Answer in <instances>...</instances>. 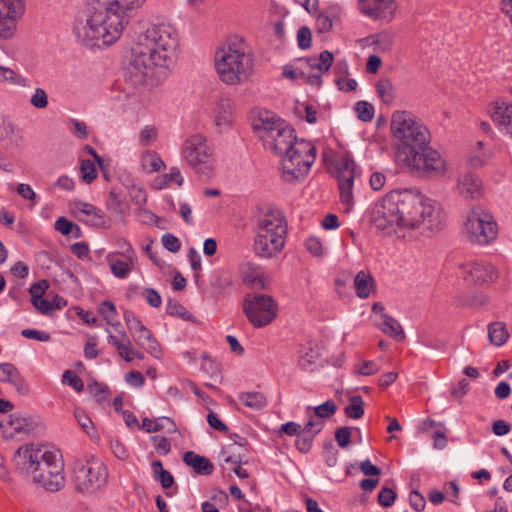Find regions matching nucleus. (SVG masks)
Returning a JSON list of instances; mask_svg holds the SVG:
<instances>
[{
    "mask_svg": "<svg viewBox=\"0 0 512 512\" xmlns=\"http://www.w3.org/2000/svg\"><path fill=\"white\" fill-rule=\"evenodd\" d=\"M335 440L339 447L346 448L351 442V428L347 426L337 428Z\"/></svg>",
    "mask_w": 512,
    "mask_h": 512,
    "instance_id": "nucleus-55",
    "label": "nucleus"
},
{
    "mask_svg": "<svg viewBox=\"0 0 512 512\" xmlns=\"http://www.w3.org/2000/svg\"><path fill=\"white\" fill-rule=\"evenodd\" d=\"M459 273L468 285H488L497 278L495 267L484 261H471L459 266Z\"/></svg>",
    "mask_w": 512,
    "mask_h": 512,
    "instance_id": "nucleus-17",
    "label": "nucleus"
},
{
    "mask_svg": "<svg viewBox=\"0 0 512 512\" xmlns=\"http://www.w3.org/2000/svg\"><path fill=\"white\" fill-rule=\"evenodd\" d=\"M318 359V351L309 347L307 348V351L300 357L298 363L302 370L312 372L315 369Z\"/></svg>",
    "mask_w": 512,
    "mask_h": 512,
    "instance_id": "nucleus-46",
    "label": "nucleus"
},
{
    "mask_svg": "<svg viewBox=\"0 0 512 512\" xmlns=\"http://www.w3.org/2000/svg\"><path fill=\"white\" fill-rule=\"evenodd\" d=\"M456 191L466 200H476L483 195V184L477 174L466 171L459 175Z\"/></svg>",
    "mask_w": 512,
    "mask_h": 512,
    "instance_id": "nucleus-20",
    "label": "nucleus"
},
{
    "mask_svg": "<svg viewBox=\"0 0 512 512\" xmlns=\"http://www.w3.org/2000/svg\"><path fill=\"white\" fill-rule=\"evenodd\" d=\"M30 104L36 109H45L48 104V94L43 88H36L30 98Z\"/></svg>",
    "mask_w": 512,
    "mask_h": 512,
    "instance_id": "nucleus-50",
    "label": "nucleus"
},
{
    "mask_svg": "<svg viewBox=\"0 0 512 512\" xmlns=\"http://www.w3.org/2000/svg\"><path fill=\"white\" fill-rule=\"evenodd\" d=\"M282 75L286 79L297 80L303 79L307 84L314 86L322 85V76L319 74H311L306 71V68L303 64L299 63V66L293 67L291 65H287L284 67Z\"/></svg>",
    "mask_w": 512,
    "mask_h": 512,
    "instance_id": "nucleus-25",
    "label": "nucleus"
},
{
    "mask_svg": "<svg viewBox=\"0 0 512 512\" xmlns=\"http://www.w3.org/2000/svg\"><path fill=\"white\" fill-rule=\"evenodd\" d=\"M390 130L395 147L405 157L431 141L427 127L410 111H395L391 116Z\"/></svg>",
    "mask_w": 512,
    "mask_h": 512,
    "instance_id": "nucleus-7",
    "label": "nucleus"
},
{
    "mask_svg": "<svg viewBox=\"0 0 512 512\" xmlns=\"http://www.w3.org/2000/svg\"><path fill=\"white\" fill-rule=\"evenodd\" d=\"M354 373L363 376H370L379 371L377 365L370 360H365L354 366Z\"/></svg>",
    "mask_w": 512,
    "mask_h": 512,
    "instance_id": "nucleus-54",
    "label": "nucleus"
},
{
    "mask_svg": "<svg viewBox=\"0 0 512 512\" xmlns=\"http://www.w3.org/2000/svg\"><path fill=\"white\" fill-rule=\"evenodd\" d=\"M108 263L112 274L117 278H125L131 272L134 258L130 255L128 261L115 259L112 256H107Z\"/></svg>",
    "mask_w": 512,
    "mask_h": 512,
    "instance_id": "nucleus-35",
    "label": "nucleus"
},
{
    "mask_svg": "<svg viewBox=\"0 0 512 512\" xmlns=\"http://www.w3.org/2000/svg\"><path fill=\"white\" fill-rule=\"evenodd\" d=\"M333 61L334 56L328 50L322 51L317 58L309 57L305 59H299V63L305 66L306 71H308L311 74H319L320 76L323 73L329 71L333 64Z\"/></svg>",
    "mask_w": 512,
    "mask_h": 512,
    "instance_id": "nucleus-22",
    "label": "nucleus"
},
{
    "mask_svg": "<svg viewBox=\"0 0 512 512\" xmlns=\"http://www.w3.org/2000/svg\"><path fill=\"white\" fill-rule=\"evenodd\" d=\"M337 405L332 400H328L314 408L315 416L322 418H329L335 414Z\"/></svg>",
    "mask_w": 512,
    "mask_h": 512,
    "instance_id": "nucleus-53",
    "label": "nucleus"
},
{
    "mask_svg": "<svg viewBox=\"0 0 512 512\" xmlns=\"http://www.w3.org/2000/svg\"><path fill=\"white\" fill-rule=\"evenodd\" d=\"M88 389L96 397L97 403L101 404L109 394V388L101 383H93L88 386Z\"/></svg>",
    "mask_w": 512,
    "mask_h": 512,
    "instance_id": "nucleus-60",
    "label": "nucleus"
},
{
    "mask_svg": "<svg viewBox=\"0 0 512 512\" xmlns=\"http://www.w3.org/2000/svg\"><path fill=\"white\" fill-rule=\"evenodd\" d=\"M297 42L301 49H308L312 44L311 31L307 26H302L297 32Z\"/></svg>",
    "mask_w": 512,
    "mask_h": 512,
    "instance_id": "nucleus-58",
    "label": "nucleus"
},
{
    "mask_svg": "<svg viewBox=\"0 0 512 512\" xmlns=\"http://www.w3.org/2000/svg\"><path fill=\"white\" fill-rule=\"evenodd\" d=\"M253 129L257 132L266 149L278 155H283L298 141L294 136V130L285 121L274 114L264 111L253 121Z\"/></svg>",
    "mask_w": 512,
    "mask_h": 512,
    "instance_id": "nucleus-8",
    "label": "nucleus"
},
{
    "mask_svg": "<svg viewBox=\"0 0 512 512\" xmlns=\"http://www.w3.org/2000/svg\"><path fill=\"white\" fill-rule=\"evenodd\" d=\"M324 422L320 418H310L303 428V433L315 437L323 428Z\"/></svg>",
    "mask_w": 512,
    "mask_h": 512,
    "instance_id": "nucleus-64",
    "label": "nucleus"
},
{
    "mask_svg": "<svg viewBox=\"0 0 512 512\" xmlns=\"http://www.w3.org/2000/svg\"><path fill=\"white\" fill-rule=\"evenodd\" d=\"M0 381L10 383L20 395H27L29 387L13 364H0Z\"/></svg>",
    "mask_w": 512,
    "mask_h": 512,
    "instance_id": "nucleus-23",
    "label": "nucleus"
},
{
    "mask_svg": "<svg viewBox=\"0 0 512 512\" xmlns=\"http://www.w3.org/2000/svg\"><path fill=\"white\" fill-rule=\"evenodd\" d=\"M355 110L358 118L364 122L371 121L374 117V107L366 101L357 102Z\"/></svg>",
    "mask_w": 512,
    "mask_h": 512,
    "instance_id": "nucleus-51",
    "label": "nucleus"
},
{
    "mask_svg": "<svg viewBox=\"0 0 512 512\" xmlns=\"http://www.w3.org/2000/svg\"><path fill=\"white\" fill-rule=\"evenodd\" d=\"M183 461L200 475H210L214 469L213 464L208 458L200 456L193 451L186 452L183 456Z\"/></svg>",
    "mask_w": 512,
    "mask_h": 512,
    "instance_id": "nucleus-30",
    "label": "nucleus"
},
{
    "mask_svg": "<svg viewBox=\"0 0 512 512\" xmlns=\"http://www.w3.org/2000/svg\"><path fill=\"white\" fill-rule=\"evenodd\" d=\"M158 131L155 126L146 125L140 132L139 141L142 146H150L157 140Z\"/></svg>",
    "mask_w": 512,
    "mask_h": 512,
    "instance_id": "nucleus-52",
    "label": "nucleus"
},
{
    "mask_svg": "<svg viewBox=\"0 0 512 512\" xmlns=\"http://www.w3.org/2000/svg\"><path fill=\"white\" fill-rule=\"evenodd\" d=\"M489 340L493 345L502 346L509 338L506 325L503 322L491 323L488 327Z\"/></svg>",
    "mask_w": 512,
    "mask_h": 512,
    "instance_id": "nucleus-40",
    "label": "nucleus"
},
{
    "mask_svg": "<svg viewBox=\"0 0 512 512\" xmlns=\"http://www.w3.org/2000/svg\"><path fill=\"white\" fill-rule=\"evenodd\" d=\"M322 156L328 170L338 182L340 202L344 211L348 213L354 207L353 186L358 174L356 163L343 152L335 153L332 150H325Z\"/></svg>",
    "mask_w": 512,
    "mask_h": 512,
    "instance_id": "nucleus-9",
    "label": "nucleus"
},
{
    "mask_svg": "<svg viewBox=\"0 0 512 512\" xmlns=\"http://www.w3.org/2000/svg\"><path fill=\"white\" fill-rule=\"evenodd\" d=\"M396 494L391 488H382L378 494V502L383 507H390L394 504Z\"/></svg>",
    "mask_w": 512,
    "mask_h": 512,
    "instance_id": "nucleus-59",
    "label": "nucleus"
},
{
    "mask_svg": "<svg viewBox=\"0 0 512 512\" xmlns=\"http://www.w3.org/2000/svg\"><path fill=\"white\" fill-rule=\"evenodd\" d=\"M287 233L288 223L282 211L266 207L257 219L254 253L265 259L277 257L284 249Z\"/></svg>",
    "mask_w": 512,
    "mask_h": 512,
    "instance_id": "nucleus-6",
    "label": "nucleus"
},
{
    "mask_svg": "<svg viewBox=\"0 0 512 512\" xmlns=\"http://www.w3.org/2000/svg\"><path fill=\"white\" fill-rule=\"evenodd\" d=\"M233 120L232 105L228 100L219 102L215 111V124L218 127L228 126Z\"/></svg>",
    "mask_w": 512,
    "mask_h": 512,
    "instance_id": "nucleus-42",
    "label": "nucleus"
},
{
    "mask_svg": "<svg viewBox=\"0 0 512 512\" xmlns=\"http://www.w3.org/2000/svg\"><path fill=\"white\" fill-rule=\"evenodd\" d=\"M99 312L104 316L108 324L114 325L113 321L116 318L117 312L115 305L110 301H103L99 305Z\"/></svg>",
    "mask_w": 512,
    "mask_h": 512,
    "instance_id": "nucleus-56",
    "label": "nucleus"
},
{
    "mask_svg": "<svg viewBox=\"0 0 512 512\" xmlns=\"http://www.w3.org/2000/svg\"><path fill=\"white\" fill-rule=\"evenodd\" d=\"M316 159V148L306 140H298L282 155V177L293 183L304 179Z\"/></svg>",
    "mask_w": 512,
    "mask_h": 512,
    "instance_id": "nucleus-10",
    "label": "nucleus"
},
{
    "mask_svg": "<svg viewBox=\"0 0 512 512\" xmlns=\"http://www.w3.org/2000/svg\"><path fill=\"white\" fill-rule=\"evenodd\" d=\"M376 91L385 104H391L395 98V87L389 78H380L376 82Z\"/></svg>",
    "mask_w": 512,
    "mask_h": 512,
    "instance_id": "nucleus-41",
    "label": "nucleus"
},
{
    "mask_svg": "<svg viewBox=\"0 0 512 512\" xmlns=\"http://www.w3.org/2000/svg\"><path fill=\"white\" fill-rule=\"evenodd\" d=\"M375 323L385 334L396 341L405 339V333L400 323L386 313H381L380 319H375Z\"/></svg>",
    "mask_w": 512,
    "mask_h": 512,
    "instance_id": "nucleus-26",
    "label": "nucleus"
},
{
    "mask_svg": "<svg viewBox=\"0 0 512 512\" xmlns=\"http://www.w3.org/2000/svg\"><path fill=\"white\" fill-rule=\"evenodd\" d=\"M0 82L8 83L18 87H28L29 80L16 73L12 68L0 65Z\"/></svg>",
    "mask_w": 512,
    "mask_h": 512,
    "instance_id": "nucleus-39",
    "label": "nucleus"
},
{
    "mask_svg": "<svg viewBox=\"0 0 512 512\" xmlns=\"http://www.w3.org/2000/svg\"><path fill=\"white\" fill-rule=\"evenodd\" d=\"M178 48L179 37L170 24L137 22L129 59L133 82L154 86L164 81L178 58Z\"/></svg>",
    "mask_w": 512,
    "mask_h": 512,
    "instance_id": "nucleus-2",
    "label": "nucleus"
},
{
    "mask_svg": "<svg viewBox=\"0 0 512 512\" xmlns=\"http://www.w3.org/2000/svg\"><path fill=\"white\" fill-rule=\"evenodd\" d=\"M80 170H81V174H82V179L87 184L92 183L95 180V178L97 177V171H96L95 165L89 159L81 161Z\"/></svg>",
    "mask_w": 512,
    "mask_h": 512,
    "instance_id": "nucleus-49",
    "label": "nucleus"
},
{
    "mask_svg": "<svg viewBox=\"0 0 512 512\" xmlns=\"http://www.w3.org/2000/svg\"><path fill=\"white\" fill-rule=\"evenodd\" d=\"M0 140L18 146L23 141L20 128L10 119L0 115Z\"/></svg>",
    "mask_w": 512,
    "mask_h": 512,
    "instance_id": "nucleus-28",
    "label": "nucleus"
},
{
    "mask_svg": "<svg viewBox=\"0 0 512 512\" xmlns=\"http://www.w3.org/2000/svg\"><path fill=\"white\" fill-rule=\"evenodd\" d=\"M108 342L115 346L119 355L126 361L131 362L134 360V349L132 348V344L127 334L123 332L122 339L119 340L113 334H109Z\"/></svg>",
    "mask_w": 512,
    "mask_h": 512,
    "instance_id": "nucleus-33",
    "label": "nucleus"
},
{
    "mask_svg": "<svg viewBox=\"0 0 512 512\" xmlns=\"http://www.w3.org/2000/svg\"><path fill=\"white\" fill-rule=\"evenodd\" d=\"M107 479V467L100 460L87 461L74 470V483L79 492H96L106 485Z\"/></svg>",
    "mask_w": 512,
    "mask_h": 512,
    "instance_id": "nucleus-15",
    "label": "nucleus"
},
{
    "mask_svg": "<svg viewBox=\"0 0 512 512\" xmlns=\"http://www.w3.org/2000/svg\"><path fill=\"white\" fill-rule=\"evenodd\" d=\"M131 200L141 208L147 202V193L145 189L141 187H132L129 191Z\"/></svg>",
    "mask_w": 512,
    "mask_h": 512,
    "instance_id": "nucleus-62",
    "label": "nucleus"
},
{
    "mask_svg": "<svg viewBox=\"0 0 512 512\" xmlns=\"http://www.w3.org/2000/svg\"><path fill=\"white\" fill-rule=\"evenodd\" d=\"M354 288L359 298H368L375 289L374 278L369 272L360 271L354 277Z\"/></svg>",
    "mask_w": 512,
    "mask_h": 512,
    "instance_id": "nucleus-31",
    "label": "nucleus"
},
{
    "mask_svg": "<svg viewBox=\"0 0 512 512\" xmlns=\"http://www.w3.org/2000/svg\"><path fill=\"white\" fill-rule=\"evenodd\" d=\"M145 0H89L76 20L73 31L77 40L88 48L104 49L123 35L133 11Z\"/></svg>",
    "mask_w": 512,
    "mask_h": 512,
    "instance_id": "nucleus-3",
    "label": "nucleus"
},
{
    "mask_svg": "<svg viewBox=\"0 0 512 512\" xmlns=\"http://www.w3.org/2000/svg\"><path fill=\"white\" fill-rule=\"evenodd\" d=\"M239 273L245 284L263 287V272L257 264L244 262L239 267Z\"/></svg>",
    "mask_w": 512,
    "mask_h": 512,
    "instance_id": "nucleus-27",
    "label": "nucleus"
},
{
    "mask_svg": "<svg viewBox=\"0 0 512 512\" xmlns=\"http://www.w3.org/2000/svg\"><path fill=\"white\" fill-rule=\"evenodd\" d=\"M141 166L147 173L160 172L165 168V163L154 151H146L141 156Z\"/></svg>",
    "mask_w": 512,
    "mask_h": 512,
    "instance_id": "nucleus-36",
    "label": "nucleus"
},
{
    "mask_svg": "<svg viewBox=\"0 0 512 512\" xmlns=\"http://www.w3.org/2000/svg\"><path fill=\"white\" fill-rule=\"evenodd\" d=\"M162 244L168 251L173 253L178 252L181 248L180 240L170 233L162 236Z\"/></svg>",
    "mask_w": 512,
    "mask_h": 512,
    "instance_id": "nucleus-63",
    "label": "nucleus"
},
{
    "mask_svg": "<svg viewBox=\"0 0 512 512\" xmlns=\"http://www.w3.org/2000/svg\"><path fill=\"white\" fill-rule=\"evenodd\" d=\"M464 232L470 242L487 245L496 239L498 227L489 212L476 208L469 212L464 224Z\"/></svg>",
    "mask_w": 512,
    "mask_h": 512,
    "instance_id": "nucleus-12",
    "label": "nucleus"
},
{
    "mask_svg": "<svg viewBox=\"0 0 512 512\" xmlns=\"http://www.w3.org/2000/svg\"><path fill=\"white\" fill-rule=\"evenodd\" d=\"M166 312L171 316H178L183 320H190L192 315L184 306H182L178 301L169 300L166 306Z\"/></svg>",
    "mask_w": 512,
    "mask_h": 512,
    "instance_id": "nucleus-47",
    "label": "nucleus"
},
{
    "mask_svg": "<svg viewBox=\"0 0 512 512\" xmlns=\"http://www.w3.org/2000/svg\"><path fill=\"white\" fill-rule=\"evenodd\" d=\"M345 415L350 419H359L364 415V402L361 396L354 395L348 398L344 408Z\"/></svg>",
    "mask_w": 512,
    "mask_h": 512,
    "instance_id": "nucleus-43",
    "label": "nucleus"
},
{
    "mask_svg": "<svg viewBox=\"0 0 512 512\" xmlns=\"http://www.w3.org/2000/svg\"><path fill=\"white\" fill-rule=\"evenodd\" d=\"M483 142L478 141L475 147L470 151L468 163L470 166L478 168L484 166L490 159V154L483 150Z\"/></svg>",
    "mask_w": 512,
    "mask_h": 512,
    "instance_id": "nucleus-44",
    "label": "nucleus"
},
{
    "mask_svg": "<svg viewBox=\"0 0 512 512\" xmlns=\"http://www.w3.org/2000/svg\"><path fill=\"white\" fill-rule=\"evenodd\" d=\"M62 382L66 385L71 386L78 393L84 390V383L82 379L71 370H66L64 372Z\"/></svg>",
    "mask_w": 512,
    "mask_h": 512,
    "instance_id": "nucleus-48",
    "label": "nucleus"
},
{
    "mask_svg": "<svg viewBox=\"0 0 512 512\" xmlns=\"http://www.w3.org/2000/svg\"><path fill=\"white\" fill-rule=\"evenodd\" d=\"M48 287V281L44 279L39 280L37 283L33 284L29 289L31 294V301L33 302L34 300L42 298Z\"/></svg>",
    "mask_w": 512,
    "mask_h": 512,
    "instance_id": "nucleus-61",
    "label": "nucleus"
},
{
    "mask_svg": "<svg viewBox=\"0 0 512 512\" xmlns=\"http://www.w3.org/2000/svg\"><path fill=\"white\" fill-rule=\"evenodd\" d=\"M172 183H175L178 186L183 184V177L180 170L176 167H172L169 173L155 179V185L159 189L169 187Z\"/></svg>",
    "mask_w": 512,
    "mask_h": 512,
    "instance_id": "nucleus-45",
    "label": "nucleus"
},
{
    "mask_svg": "<svg viewBox=\"0 0 512 512\" xmlns=\"http://www.w3.org/2000/svg\"><path fill=\"white\" fill-rule=\"evenodd\" d=\"M182 156L187 164L199 174L208 176L214 170V150L208 140L200 134L192 135L184 141Z\"/></svg>",
    "mask_w": 512,
    "mask_h": 512,
    "instance_id": "nucleus-11",
    "label": "nucleus"
},
{
    "mask_svg": "<svg viewBox=\"0 0 512 512\" xmlns=\"http://www.w3.org/2000/svg\"><path fill=\"white\" fill-rule=\"evenodd\" d=\"M238 398L244 406L253 410H260L267 405V399L261 392H243Z\"/></svg>",
    "mask_w": 512,
    "mask_h": 512,
    "instance_id": "nucleus-38",
    "label": "nucleus"
},
{
    "mask_svg": "<svg viewBox=\"0 0 512 512\" xmlns=\"http://www.w3.org/2000/svg\"><path fill=\"white\" fill-rule=\"evenodd\" d=\"M404 162L411 171L421 172L429 177L444 175L446 163L440 153L428 145L410 152L404 157Z\"/></svg>",
    "mask_w": 512,
    "mask_h": 512,
    "instance_id": "nucleus-14",
    "label": "nucleus"
},
{
    "mask_svg": "<svg viewBox=\"0 0 512 512\" xmlns=\"http://www.w3.org/2000/svg\"><path fill=\"white\" fill-rule=\"evenodd\" d=\"M25 11L23 0H0V39H12Z\"/></svg>",
    "mask_w": 512,
    "mask_h": 512,
    "instance_id": "nucleus-16",
    "label": "nucleus"
},
{
    "mask_svg": "<svg viewBox=\"0 0 512 512\" xmlns=\"http://www.w3.org/2000/svg\"><path fill=\"white\" fill-rule=\"evenodd\" d=\"M69 208L72 214L83 223L101 228L109 226V221L103 211L90 203L73 201L70 203Z\"/></svg>",
    "mask_w": 512,
    "mask_h": 512,
    "instance_id": "nucleus-19",
    "label": "nucleus"
},
{
    "mask_svg": "<svg viewBox=\"0 0 512 512\" xmlns=\"http://www.w3.org/2000/svg\"><path fill=\"white\" fill-rule=\"evenodd\" d=\"M22 470L33 483L47 491H58L64 484L63 465L55 452L33 445L17 450Z\"/></svg>",
    "mask_w": 512,
    "mask_h": 512,
    "instance_id": "nucleus-5",
    "label": "nucleus"
},
{
    "mask_svg": "<svg viewBox=\"0 0 512 512\" xmlns=\"http://www.w3.org/2000/svg\"><path fill=\"white\" fill-rule=\"evenodd\" d=\"M123 317L133 339L140 346H144V339L150 338L151 332L143 325L141 320L135 315L134 312L126 310Z\"/></svg>",
    "mask_w": 512,
    "mask_h": 512,
    "instance_id": "nucleus-24",
    "label": "nucleus"
},
{
    "mask_svg": "<svg viewBox=\"0 0 512 512\" xmlns=\"http://www.w3.org/2000/svg\"><path fill=\"white\" fill-rule=\"evenodd\" d=\"M7 426L11 429L10 436L13 437L17 434L31 433L36 426V422L31 417L15 413L10 415Z\"/></svg>",
    "mask_w": 512,
    "mask_h": 512,
    "instance_id": "nucleus-29",
    "label": "nucleus"
},
{
    "mask_svg": "<svg viewBox=\"0 0 512 512\" xmlns=\"http://www.w3.org/2000/svg\"><path fill=\"white\" fill-rule=\"evenodd\" d=\"M489 114L498 129L512 136V103L495 101L489 107Z\"/></svg>",
    "mask_w": 512,
    "mask_h": 512,
    "instance_id": "nucleus-21",
    "label": "nucleus"
},
{
    "mask_svg": "<svg viewBox=\"0 0 512 512\" xmlns=\"http://www.w3.org/2000/svg\"><path fill=\"white\" fill-rule=\"evenodd\" d=\"M369 45L374 46L378 52L389 51L393 45L394 36L388 31L371 35L367 38Z\"/></svg>",
    "mask_w": 512,
    "mask_h": 512,
    "instance_id": "nucleus-37",
    "label": "nucleus"
},
{
    "mask_svg": "<svg viewBox=\"0 0 512 512\" xmlns=\"http://www.w3.org/2000/svg\"><path fill=\"white\" fill-rule=\"evenodd\" d=\"M106 207L108 211L119 218H123L129 212L128 203L114 190H111L108 195Z\"/></svg>",
    "mask_w": 512,
    "mask_h": 512,
    "instance_id": "nucleus-34",
    "label": "nucleus"
},
{
    "mask_svg": "<svg viewBox=\"0 0 512 512\" xmlns=\"http://www.w3.org/2000/svg\"><path fill=\"white\" fill-rule=\"evenodd\" d=\"M370 220L379 230L401 233L434 234L444 224L441 206L416 189L388 192L371 210Z\"/></svg>",
    "mask_w": 512,
    "mask_h": 512,
    "instance_id": "nucleus-1",
    "label": "nucleus"
},
{
    "mask_svg": "<svg viewBox=\"0 0 512 512\" xmlns=\"http://www.w3.org/2000/svg\"><path fill=\"white\" fill-rule=\"evenodd\" d=\"M243 311L254 327L261 328L276 318L278 304L270 295L248 294L243 301Z\"/></svg>",
    "mask_w": 512,
    "mask_h": 512,
    "instance_id": "nucleus-13",
    "label": "nucleus"
},
{
    "mask_svg": "<svg viewBox=\"0 0 512 512\" xmlns=\"http://www.w3.org/2000/svg\"><path fill=\"white\" fill-rule=\"evenodd\" d=\"M75 419L81 428L88 434L91 435V430H93V424L89 416L82 409L76 408L74 411Z\"/></svg>",
    "mask_w": 512,
    "mask_h": 512,
    "instance_id": "nucleus-57",
    "label": "nucleus"
},
{
    "mask_svg": "<svg viewBox=\"0 0 512 512\" xmlns=\"http://www.w3.org/2000/svg\"><path fill=\"white\" fill-rule=\"evenodd\" d=\"M215 68L219 79L227 85L247 82L254 71V55L241 36L229 37L215 53Z\"/></svg>",
    "mask_w": 512,
    "mask_h": 512,
    "instance_id": "nucleus-4",
    "label": "nucleus"
},
{
    "mask_svg": "<svg viewBox=\"0 0 512 512\" xmlns=\"http://www.w3.org/2000/svg\"><path fill=\"white\" fill-rule=\"evenodd\" d=\"M340 16V8L338 6H331L319 13L316 18V29L319 33H326L333 27L334 21Z\"/></svg>",
    "mask_w": 512,
    "mask_h": 512,
    "instance_id": "nucleus-32",
    "label": "nucleus"
},
{
    "mask_svg": "<svg viewBox=\"0 0 512 512\" xmlns=\"http://www.w3.org/2000/svg\"><path fill=\"white\" fill-rule=\"evenodd\" d=\"M358 5L365 16L385 23H390L397 11L396 0H359Z\"/></svg>",
    "mask_w": 512,
    "mask_h": 512,
    "instance_id": "nucleus-18",
    "label": "nucleus"
}]
</instances>
